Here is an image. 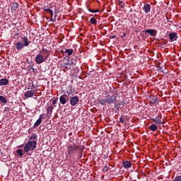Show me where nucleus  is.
I'll use <instances>...</instances> for the list:
<instances>
[{
    "instance_id": "obj_10",
    "label": "nucleus",
    "mask_w": 181,
    "mask_h": 181,
    "mask_svg": "<svg viewBox=\"0 0 181 181\" xmlns=\"http://www.w3.org/2000/svg\"><path fill=\"white\" fill-rule=\"evenodd\" d=\"M145 33H148V35H151V36L155 37L158 33V30L155 29H148L145 30Z\"/></svg>"
},
{
    "instance_id": "obj_23",
    "label": "nucleus",
    "mask_w": 181,
    "mask_h": 181,
    "mask_svg": "<svg viewBox=\"0 0 181 181\" xmlns=\"http://www.w3.org/2000/svg\"><path fill=\"white\" fill-rule=\"evenodd\" d=\"M29 139L30 141H35V139H37V135H36L35 133H33L29 137Z\"/></svg>"
},
{
    "instance_id": "obj_13",
    "label": "nucleus",
    "mask_w": 181,
    "mask_h": 181,
    "mask_svg": "<svg viewBox=\"0 0 181 181\" xmlns=\"http://www.w3.org/2000/svg\"><path fill=\"white\" fill-rule=\"evenodd\" d=\"M151 6L149 4H145L143 7V11L145 13H149L151 12Z\"/></svg>"
},
{
    "instance_id": "obj_4",
    "label": "nucleus",
    "mask_w": 181,
    "mask_h": 181,
    "mask_svg": "<svg viewBox=\"0 0 181 181\" xmlns=\"http://www.w3.org/2000/svg\"><path fill=\"white\" fill-rule=\"evenodd\" d=\"M77 149H78V146H68V154H67L68 156L71 158L73 155L76 153V152L77 151Z\"/></svg>"
},
{
    "instance_id": "obj_20",
    "label": "nucleus",
    "mask_w": 181,
    "mask_h": 181,
    "mask_svg": "<svg viewBox=\"0 0 181 181\" xmlns=\"http://www.w3.org/2000/svg\"><path fill=\"white\" fill-rule=\"evenodd\" d=\"M156 101H158V98H156V96L155 95L150 96V102L151 103V104H155Z\"/></svg>"
},
{
    "instance_id": "obj_33",
    "label": "nucleus",
    "mask_w": 181,
    "mask_h": 181,
    "mask_svg": "<svg viewBox=\"0 0 181 181\" xmlns=\"http://www.w3.org/2000/svg\"><path fill=\"white\" fill-rule=\"evenodd\" d=\"M103 170H105V172H108L110 168L107 165H105Z\"/></svg>"
},
{
    "instance_id": "obj_19",
    "label": "nucleus",
    "mask_w": 181,
    "mask_h": 181,
    "mask_svg": "<svg viewBox=\"0 0 181 181\" xmlns=\"http://www.w3.org/2000/svg\"><path fill=\"white\" fill-rule=\"evenodd\" d=\"M152 119H153V122H156V124H158V125H160V124H162V120H160V117H157Z\"/></svg>"
},
{
    "instance_id": "obj_26",
    "label": "nucleus",
    "mask_w": 181,
    "mask_h": 181,
    "mask_svg": "<svg viewBox=\"0 0 181 181\" xmlns=\"http://www.w3.org/2000/svg\"><path fill=\"white\" fill-rule=\"evenodd\" d=\"M90 23H92V25H97V20L94 18V17H92L90 18Z\"/></svg>"
},
{
    "instance_id": "obj_17",
    "label": "nucleus",
    "mask_w": 181,
    "mask_h": 181,
    "mask_svg": "<svg viewBox=\"0 0 181 181\" xmlns=\"http://www.w3.org/2000/svg\"><path fill=\"white\" fill-rule=\"evenodd\" d=\"M54 109V107L49 105L47 107V114L48 115H52V113L53 112V110Z\"/></svg>"
},
{
    "instance_id": "obj_5",
    "label": "nucleus",
    "mask_w": 181,
    "mask_h": 181,
    "mask_svg": "<svg viewBox=\"0 0 181 181\" xmlns=\"http://www.w3.org/2000/svg\"><path fill=\"white\" fill-rule=\"evenodd\" d=\"M42 11H45V12H48V13H49L50 15V21L51 22H54V20H53V10L48 8L47 6H44L42 8Z\"/></svg>"
},
{
    "instance_id": "obj_30",
    "label": "nucleus",
    "mask_w": 181,
    "mask_h": 181,
    "mask_svg": "<svg viewBox=\"0 0 181 181\" xmlns=\"http://www.w3.org/2000/svg\"><path fill=\"white\" fill-rule=\"evenodd\" d=\"M174 181H181V175L175 177Z\"/></svg>"
},
{
    "instance_id": "obj_25",
    "label": "nucleus",
    "mask_w": 181,
    "mask_h": 181,
    "mask_svg": "<svg viewBox=\"0 0 181 181\" xmlns=\"http://www.w3.org/2000/svg\"><path fill=\"white\" fill-rule=\"evenodd\" d=\"M88 11H89V12H91L92 13H97V12H100V9H91V8H88Z\"/></svg>"
},
{
    "instance_id": "obj_3",
    "label": "nucleus",
    "mask_w": 181,
    "mask_h": 181,
    "mask_svg": "<svg viewBox=\"0 0 181 181\" xmlns=\"http://www.w3.org/2000/svg\"><path fill=\"white\" fill-rule=\"evenodd\" d=\"M37 145V141L36 140L30 141L29 140L28 143L24 146V151L28 153L30 151H35L36 149V146Z\"/></svg>"
},
{
    "instance_id": "obj_9",
    "label": "nucleus",
    "mask_w": 181,
    "mask_h": 181,
    "mask_svg": "<svg viewBox=\"0 0 181 181\" xmlns=\"http://www.w3.org/2000/svg\"><path fill=\"white\" fill-rule=\"evenodd\" d=\"M18 8H19V4L18 2L15 1L12 3L11 4V12L12 13H15L16 11H18Z\"/></svg>"
},
{
    "instance_id": "obj_31",
    "label": "nucleus",
    "mask_w": 181,
    "mask_h": 181,
    "mask_svg": "<svg viewBox=\"0 0 181 181\" xmlns=\"http://www.w3.org/2000/svg\"><path fill=\"white\" fill-rule=\"evenodd\" d=\"M52 103L53 105H55V104H57V99L51 100Z\"/></svg>"
},
{
    "instance_id": "obj_29",
    "label": "nucleus",
    "mask_w": 181,
    "mask_h": 181,
    "mask_svg": "<svg viewBox=\"0 0 181 181\" xmlns=\"http://www.w3.org/2000/svg\"><path fill=\"white\" fill-rule=\"evenodd\" d=\"M119 122H121L122 124H124V122H125V118L124 117L123 115L120 117Z\"/></svg>"
},
{
    "instance_id": "obj_37",
    "label": "nucleus",
    "mask_w": 181,
    "mask_h": 181,
    "mask_svg": "<svg viewBox=\"0 0 181 181\" xmlns=\"http://www.w3.org/2000/svg\"><path fill=\"white\" fill-rule=\"evenodd\" d=\"M65 66H71V64H70V63H65Z\"/></svg>"
},
{
    "instance_id": "obj_11",
    "label": "nucleus",
    "mask_w": 181,
    "mask_h": 181,
    "mask_svg": "<svg viewBox=\"0 0 181 181\" xmlns=\"http://www.w3.org/2000/svg\"><path fill=\"white\" fill-rule=\"evenodd\" d=\"M69 98V96L67 95H62L59 98V101L61 104L64 105L66 103H67V99Z\"/></svg>"
},
{
    "instance_id": "obj_14",
    "label": "nucleus",
    "mask_w": 181,
    "mask_h": 181,
    "mask_svg": "<svg viewBox=\"0 0 181 181\" xmlns=\"http://www.w3.org/2000/svg\"><path fill=\"white\" fill-rule=\"evenodd\" d=\"M43 118V115H40L39 119L35 122L34 125H33V128H37V127H39V125H40V124H42V121Z\"/></svg>"
},
{
    "instance_id": "obj_12",
    "label": "nucleus",
    "mask_w": 181,
    "mask_h": 181,
    "mask_svg": "<svg viewBox=\"0 0 181 181\" xmlns=\"http://www.w3.org/2000/svg\"><path fill=\"white\" fill-rule=\"evenodd\" d=\"M169 39L170 42L177 40V33H172L169 34Z\"/></svg>"
},
{
    "instance_id": "obj_15",
    "label": "nucleus",
    "mask_w": 181,
    "mask_h": 181,
    "mask_svg": "<svg viewBox=\"0 0 181 181\" xmlns=\"http://www.w3.org/2000/svg\"><path fill=\"white\" fill-rule=\"evenodd\" d=\"M15 46L17 50H22V49H23V47H25L23 45V43H22L21 42L16 43Z\"/></svg>"
},
{
    "instance_id": "obj_2",
    "label": "nucleus",
    "mask_w": 181,
    "mask_h": 181,
    "mask_svg": "<svg viewBox=\"0 0 181 181\" xmlns=\"http://www.w3.org/2000/svg\"><path fill=\"white\" fill-rule=\"evenodd\" d=\"M98 103L101 104V105H107V104L111 105V104H115V103H117V95H107L105 99H100Z\"/></svg>"
},
{
    "instance_id": "obj_21",
    "label": "nucleus",
    "mask_w": 181,
    "mask_h": 181,
    "mask_svg": "<svg viewBox=\"0 0 181 181\" xmlns=\"http://www.w3.org/2000/svg\"><path fill=\"white\" fill-rule=\"evenodd\" d=\"M150 131H153V132H155V131L158 130V126L156 124H151L149 126Z\"/></svg>"
},
{
    "instance_id": "obj_24",
    "label": "nucleus",
    "mask_w": 181,
    "mask_h": 181,
    "mask_svg": "<svg viewBox=\"0 0 181 181\" xmlns=\"http://www.w3.org/2000/svg\"><path fill=\"white\" fill-rule=\"evenodd\" d=\"M0 102L3 103V104H6V103H7L6 98H5L2 95H0Z\"/></svg>"
},
{
    "instance_id": "obj_34",
    "label": "nucleus",
    "mask_w": 181,
    "mask_h": 181,
    "mask_svg": "<svg viewBox=\"0 0 181 181\" xmlns=\"http://www.w3.org/2000/svg\"><path fill=\"white\" fill-rule=\"evenodd\" d=\"M125 36H127V33H122V35H121V37H122V39H124V37H125Z\"/></svg>"
},
{
    "instance_id": "obj_18",
    "label": "nucleus",
    "mask_w": 181,
    "mask_h": 181,
    "mask_svg": "<svg viewBox=\"0 0 181 181\" xmlns=\"http://www.w3.org/2000/svg\"><path fill=\"white\" fill-rule=\"evenodd\" d=\"M122 166L125 169H128V168H131V162L130 161H124L122 163Z\"/></svg>"
},
{
    "instance_id": "obj_32",
    "label": "nucleus",
    "mask_w": 181,
    "mask_h": 181,
    "mask_svg": "<svg viewBox=\"0 0 181 181\" xmlns=\"http://www.w3.org/2000/svg\"><path fill=\"white\" fill-rule=\"evenodd\" d=\"M54 13V18H53V21L56 22V18H57V11L55 10Z\"/></svg>"
},
{
    "instance_id": "obj_16",
    "label": "nucleus",
    "mask_w": 181,
    "mask_h": 181,
    "mask_svg": "<svg viewBox=\"0 0 181 181\" xmlns=\"http://www.w3.org/2000/svg\"><path fill=\"white\" fill-rule=\"evenodd\" d=\"M9 81L6 78L0 79V86H8Z\"/></svg>"
},
{
    "instance_id": "obj_38",
    "label": "nucleus",
    "mask_w": 181,
    "mask_h": 181,
    "mask_svg": "<svg viewBox=\"0 0 181 181\" xmlns=\"http://www.w3.org/2000/svg\"><path fill=\"white\" fill-rule=\"evenodd\" d=\"M122 4V1H119V5H121Z\"/></svg>"
},
{
    "instance_id": "obj_6",
    "label": "nucleus",
    "mask_w": 181,
    "mask_h": 181,
    "mask_svg": "<svg viewBox=\"0 0 181 181\" xmlns=\"http://www.w3.org/2000/svg\"><path fill=\"white\" fill-rule=\"evenodd\" d=\"M35 93H36V90L33 89L31 90H28L27 92H25L24 97H25V98H32V97L35 95Z\"/></svg>"
},
{
    "instance_id": "obj_27",
    "label": "nucleus",
    "mask_w": 181,
    "mask_h": 181,
    "mask_svg": "<svg viewBox=\"0 0 181 181\" xmlns=\"http://www.w3.org/2000/svg\"><path fill=\"white\" fill-rule=\"evenodd\" d=\"M16 153L20 156H23V150L22 149H18L16 151Z\"/></svg>"
},
{
    "instance_id": "obj_22",
    "label": "nucleus",
    "mask_w": 181,
    "mask_h": 181,
    "mask_svg": "<svg viewBox=\"0 0 181 181\" xmlns=\"http://www.w3.org/2000/svg\"><path fill=\"white\" fill-rule=\"evenodd\" d=\"M65 53L67 54V56H71V54L74 53V51L71 49H66L65 50Z\"/></svg>"
},
{
    "instance_id": "obj_28",
    "label": "nucleus",
    "mask_w": 181,
    "mask_h": 181,
    "mask_svg": "<svg viewBox=\"0 0 181 181\" xmlns=\"http://www.w3.org/2000/svg\"><path fill=\"white\" fill-rule=\"evenodd\" d=\"M76 60H77V57L72 58L71 61V64H76Z\"/></svg>"
},
{
    "instance_id": "obj_35",
    "label": "nucleus",
    "mask_w": 181,
    "mask_h": 181,
    "mask_svg": "<svg viewBox=\"0 0 181 181\" xmlns=\"http://www.w3.org/2000/svg\"><path fill=\"white\" fill-rule=\"evenodd\" d=\"M117 37L115 35H110V39H115Z\"/></svg>"
},
{
    "instance_id": "obj_8",
    "label": "nucleus",
    "mask_w": 181,
    "mask_h": 181,
    "mask_svg": "<svg viewBox=\"0 0 181 181\" xmlns=\"http://www.w3.org/2000/svg\"><path fill=\"white\" fill-rule=\"evenodd\" d=\"M21 42L23 43L25 47H28V46H29V44L31 43V42L29 41V39H28V37L25 36L21 37Z\"/></svg>"
},
{
    "instance_id": "obj_40",
    "label": "nucleus",
    "mask_w": 181,
    "mask_h": 181,
    "mask_svg": "<svg viewBox=\"0 0 181 181\" xmlns=\"http://www.w3.org/2000/svg\"><path fill=\"white\" fill-rule=\"evenodd\" d=\"M169 25H170V26H171V25H172V24H169Z\"/></svg>"
},
{
    "instance_id": "obj_41",
    "label": "nucleus",
    "mask_w": 181,
    "mask_h": 181,
    "mask_svg": "<svg viewBox=\"0 0 181 181\" xmlns=\"http://www.w3.org/2000/svg\"><path fill=\"white\" fill-rule=\"evenodd\" d=\"M167 19H169V18L167 17Z\"/></svg>"
},
{
    "instance_id": "obj_36",
    "label": "nucleus",
    "mask_w": 181,
    "mask_h": 181,
    "mask_svg": "<svg viewBox=\"0 0 181 181\" xmlns=\"http://www.w3.org/2000/svg\"><path fill=\"white\" fill-rule=\"evenodd\" d=\"M120 8H121L122 9H124V4H120Z\"/></svg>"
},
{
    "instance_id": "obj_1",
    "label": "nucleus",
    "mask_w": 181,
    "mask_h": 181,
    "mask_svg": "<svg viewBox=\"0 0 181 181\" xmlns=\"http://www.w3.org/2000/svg\"><path fill=\"white\" fill-rule=\"evenodd\" d=\"M49 56H50V52L42 48L40 51V54H37L35 57V63H37V64H42V63H45V62L49 59Z\"/></svg>"
},
{
    "instance_id": "obj_39",
    "label": "nucleus",
    "mask_w": 181,
    "mask_h": 181,
    "mask_svg": "<svg viewBox=\"0 0 181 181\" xmlns=\"http://www.w3.org/2000/svg\"><path fill=\"white\" fill-rule=\"evenodd\" d=\"M168 22H170V23H173V21H168Z\"/></svg>"
},
{
    "instance_id": "obj_7",
    "label": "nucleus",
    "mask_w": 181,
    "mask_h": 181,
    "mask_svg": "<svg viewBox=\"0 0 181 181\" xmlns=\"http://www.w3.org/2000/svg\"><path fill=\"white\" fill-rule=\"evenodd\" d=\"M78 101H80V100L78 99V96H73L70 98V104L71 105H72V107L76 105L78 103Z\"/></svg>"
}]
</instances>
